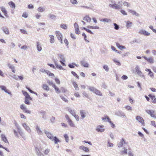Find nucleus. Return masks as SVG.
I'll use <instances>...</instances> for the list:
<instances>
[{"mask_svg": "<svg viewBox=\"0 0 156 156\" xmlns=\"http://www.w3.org/2000/svg\"><path fill=\"white\" fill-rule=\"evenodd\" d=\"M75 33L78 34H80V32L79 30V28H77L75 29Z\"/></svg>", "mask_w": 156, "mask_h": 156, "instance_id": "nucleus-58", "label": "nucleus"}, {"mask_svg": "<svg viewBox=\"0 0 156 156\" xmlns=\"http://www.w3.org/2000/svg\"><path fill=\"white\" fill-rule=\"evenodd\" d=\"M81 65L83 67L86 68H88L89 67V64L86 62L85 60H83L80 61Z\"/></svg>", "mask_w": 156, "mask_h": 156, "instance_id": "nucleus-15", "label": "nucleus"}, {"mask_svg": "<svg viewBox=\"0 0 156 156\" xmlns=\"http://www.w3.org/2000/svg\"><path fill=\"white\" fill-rule=\"evenodd\" d=\"M83 20L87 22L90 23L91 21V19L89 16H86L83 18Z\"/></svg>", "mask_w": 156, "mask_h": 156, "instance_id": "nucleus-30", "label": "nucleus"}, {"mask_svg": "<svg viewBox=\"0 0 156 156\" xmlns=\"http://www.w3.org/2000/svg\"><path fill=\"white\" fill-rule=\"evenodd\" d=\"M81 116L82 119L85 118L87 113H88V112L84 110H80V112Z\"/></svg>", "mask_w": 156, "mask_h": 156, "instance_id": "nucleus-10", "label": "nucleus"}, {"mask_svg": "<svg viewBox=\"0 0 156 156\" xmlns=\"http://www.w3.org/2000/svg\"><path fill=\"white\" fill-rule=\"evenodd\" d=\"M113 25L114 26V29L116 30H118L119 29V26L116 23H114Z\"/></svg>", "mask_w": 156, "mask_h": 156, "instance_id": "nucleus-54", "label": "nucleus"}, {"mask_svg": "<svg viewBox=\"0 0 156 156\" xmlns=\"http://www.w3.org/2000/svg\"><path fill=\"white\" fill-rule=\"evenodd\" d=\"M145 71L149 72L148 75L151 77L152 78H153L154 77V73L151 71V70L150 69H145Z\"/></svg>", "mask_w": 156, "mask_h": 156, "instance_id": "nucleus-26", "label": "nucleus"}, {"mask_svg": "<svg viewBox=\"0 0 156 156\" xmlns=\"http://www.w3.org/2000/svg\"><path fill=\"white\" fill-rule=\"evenodd\" d=\"M102 120L104 122H109L110 121V119L108 117L107 115L105 116V117L102 118Z\"/></svg>", "mask_w": 156, "mask_h": 156, "instance_id": "nucleus-34", "label": "nucleus"}, {"mask_svg": "<svg viewBox=\"0 0 156 156\" xmlns=\"http://www.w3.org/2000/svg\"><path fill=\"white\" fill-rule=\"evenodd\" d=\"M105 129L103 125H98L96 128V130L98 132L102 133L104 131Z\"/></svg>", "mask_w": 156, "mask_h": 156, "instance_id": "nucleus-3", "label": "nucleus"}, {"mask_svg": "<svg viewBox=\"0 0 156 156\" xmlns=\"http://www.w3.org/2000/svg\"><path fill=\"white\" fill-rule=\"evenodd\" d=\"M68 111L73 116L76 114L75 110L74 109H72L71 108H69L68 109Z\"/></svg>", "mask_w": 156, "mask_h": 156, "instance_id": "nucleus-33", "label": "nucleus"}, {"mask_svg": "<svg viewBox=\"0 0 156 156\" xmlns=\"http://www.w3.org/2000/svg\"><path fill=\"white\" fill-rule=\"evenodd\" d=\"M94 93L98 95L101 96H102V94L101 92L98 90L97 89H96V90H95Z\"/></svg>", "mask_w": 156, "mask_h": 156, "instance_id": "nucleus-37", "label": "nucleus"}, {"mask_svg": "<svg viewBox=\"0 0 156 156\" xmlns=\"http://www.w3.org/2000/svg\"><path fill=\"white\" fill-rule=\"evenodd\" d=\"M29 100H30L29 99H25V103L27 105H30V103L29 101Z\"/></svg>", "mask_w": 156, "mask_h": 156, "instance_id": "nucleus-60", "label": "nucleus"}, {"mask_svg": "<svg viewBox=\"0 0 156 156\" xmlns=\"http://www.w3.org/2000/svg\"><path fill=\"white\" fill-rule=\"evenodd\" d=\"M103 68L107 72H108L109 70L108 67L107 65H104L103 66Z\"/></svg>", "mask_w": 156, "mask_h": 156, "instance_id": "nucleus-61", "label": "nucleus"}, {"mask_svg": "<svg viewBox=\"0 0 156 156\" xmlns=\"http://www.w3.org/2000/svg\"><path fill=\"white\" fill-rule=\"evenodd\" d=\"M146 112L148 114L150 115L151 117H153L154 116V112L153 111L150 110H147L146 111Z\"/></svg>", "mask_w": 156, "mask_h": 156, "instance_id": "nucleus-25", "label": "nucleus"}, {"mask_svg": "<svg viewBox=\"0 0 156 156\" xmlns=\"http://www.w3.org/2000/svg\"><path fill=\"white\" fill-rule=\"evenodd\" d=\"M67 122H68L69 125L71 126H72V127H75V125L74 124V123H73V122L72 121L71 119H70L67 121Z\"/></svg>", "mask_w": 156, "mask_h": 156, "instance_id": "nucleus-41", "label": "nucleus"}, {"mask_svg": "<svg viewBox=\"0 0 156 156\" xmlns=\"http://www.w3.org/2000/svg\"><path fill=\"white\" fill-rule=\"evenodd\" d=\"M35 153L37 156H45L41 151L40 149L37 147L35 148Z\"/></svg>", "mask_w": 156, "mask_h": 156, "instance_id": "nucleus-9", "label": "nucleus"}, {"mask_svg": "<svg viewBox=\"0 0 156 156\" xmlns=\"http://www.w3.org/2000/svg\"><path fill=\"white\" fill-rule=\"evenodd\" d=\"M88 89L90 91L94 93L96 89L93 87L89 86Z\"/></svg>", "mask_w": 156, "mask_h": 156, "instance_id": "nucleus-40", "label": "nucleus"}, {"mask_svg": "<svg viewBox=\"0 0 156 156\" xmlns=\"http://www.w3.org/2000/svg\"><path fill=\"white\" fill-rule=\"evenodd\" d=\"M139 33L146 36H148L150 35V33L143 29L140 30L139 32Z\"/></svg>", "mask_w": 156, "mask_h": 156, "instance_id": "nucleus-13", "label": "nucleus"}, {"mask_svg": "<svg viewBox=\"0 0 156 156\" xmlns=\"http://www.w3.org/2000/svg\"><path fill=\"white\" fill-rule=\"evenodd\" d=\"M42 88L46 91H48L50 90V88L49 87L45 84H43Z\"/></svg>", "mask_w": 156, "mask_h": 156, "instance_id": "nucleus-31", "label": "nucleus"}, {"mask_svg": "<svg viewBox=\"0 0 156 156\" xmlns=\"http://www.w3.org/2000/svg\"><path fill=\"white\" fill-rule=\"evenodd\" d=\"M120 2H119L118 4L116 3L111 4L109 5V7L115 9L119 10L122 8V5H119Z\"/></svg>", "mask_w": 156, "mask_h": 156, "instance_id": "nucleus-2", "label": "nucleus"}, {"mask_svg": "<svg viewBox=\"0 0 156 156\" xmlns=\"http://www.w3.org/2000/svg\"><path fill=\"white\" fill-rule=\"evenodd\" d=\"M55 33L58 40L60 42L61 44H62V34L59 31H57L55 32Z\"/></svg>", "mask_w": 156, "mask_h": 156, "instance_id": "nucleus-4", "label": "nucleus"}, {"mask_svg": "<svg viewBox=\"0 0 156 156\" xmlns=\"http://www.w3.org/2000/svg\"><path fill=\"white\" fill-rule=\"evenodd\" d=\"M64 137L66 141V142H68L69 141V137L67 134H65L64 135Z\"/></svg>", "mask_w": 156, "mask_h": 156, "instance_id": "nucleus-55", "label": "nucleus"}, {"mask_svg": "<svg viewBox=\"0 0 156 156\" xmlns=\"http://www.w3.org/2000/svg\"><path fill=\"white\" fill-rule=\"evenodd\" d=\"M0 88L1 89L10 95H12L11 92L9 90L7 89L5 86L3 85L0 86Z\"/></svg>", "mask_w": 156, "mask_h": 156, "instance_id": "nucleus-6", "label": "nucleus"}, {"mask_svg": "<svg viewBox=\"0 0 156 156\" xmlns=\"http://www.w3.org/2000/svg\"><path fill=\"white\" fill-rule=\"evenodd\" d=\"M0 9L2 12L4 13V15L6 16L7 17V11L5 8L3 6H2L0 7Z\"/></svg>", "mask_w": 156, "mask_h": 156, "instance_id": "nucleus-23", "label": "nucleus"}, {"mask_svg": "<svg viewBox=\"0 0 156 156\" xmlns=\"http://www.w3.org/2000/svg\"><path fill=\"white\" fill-rule=\"evenodd\" d=\"M127 143L125 141V139L122 138L120 140V141L118 144V146L119 148L123 147H124L123 145L126 144Z\"/></svg>", "mask_w": 156, "mask_h": 156, "instance_id": "nucleus-5", "label": "nucleus"}, {"mask_svg": "<svg viewBox=\"0 0 156 156\" xmlns=\"http://www.w3.org/2000/svg\"><path fill=\"white\" fill-rule=\"evenodd\" d=\"M44 131L47 137L52 140H54L55 143L57 144L58 142H60L59 139L56 137H54L53 135L50 132L44 129Z\"/></svg>", "mask_w": 156, "mask_h": 156, "instance_id": "nucleus-1", "label": "nucleus"}, {"mask_svg": "<svg viewBox=\"0 0 156 156\" xmlns=\"http://www.w3.org/2000/svg\"><path fill=\"white\" fill-rule=\"evenodd\" d=\"M9 5L11 6L13 8H15V3L12 1H10L8 3Z\"/></svg>", "mask_w": 156, "mask_h": 156, "instance_id": "nucleus-43", "label": "nucleus"}, {"mask_svg": "<svg viewBox=\"0 0 156 156\" xmlns=\"http://www.w3.org/2000/svg\"><path fill=\"white\" fill-rule=\"evenodd\" d=\"M83 29L85 30L86 31H87V32L91 34H93L94 33L93 32H92L90 30L87 29V28L85 27H83Z\"/></svg>", "mask_w": 156, "mask_h": 156, "instance_id": "nucleus-46", "label": "nucleus"}, {"mask_svg": "<svg viewBox=\"0 0 156 156\" xmlns=\"http://www.w3.org/2000/svg\"><path fill=\"white\" fill-rule=\"evenodd\" d=\"M120 12L122 14L124 15H127V13L125 12V11L123 10H121Z\"/></svg>", "mask_w": 156, "mask_h": 156, "instance_id": "nucleus-62", "label": "nucleus"}, {"mask_svg": "<svg viewBox=\"0 0 156 156\" xmlns=\"http://www.w3.org/2000/svg\"><path fill=\"white\" fill-rule=\"evenodd\" d=\"M126 23V27L127 28H129L132 26V23L129 21H125Z\"/></svg>", "mask_w": 156, "mask_h": 156, "instance_id": "nucleus-24", "label": "nucleus"}, {"mask_svg": "<svg viewBox=\"0 0 156 156\" xmlns=\"http://www.w3.org/2000/svg\"><path fill=\"white\" fill-rule=\"evenodd\" d=\"M50 149H46L44 151V153L45 155H48L50 152Z\"/></svg>", "mask_w": 156, "mask_h": 156, "instance_id": "nucleus-56", "label": "nucleus"}, {"mask_svg": "<svg viewBox=\"0 0 156 156\" xmlns=\"http://www.w3.org/2000/svg\"><path fill=\"white\" fill-rule=\"evenodd\" d=\"M47 74L49 76H54V75L53 73H51L49 71L47 70L46 71Z\"/></svg>", "mask_w": 156, "mask_h": 156, "instance_id": "nucleus-53", "label": "nucleus"}, {"mask_svg": "<svg viewBox=\"0 0 156 156\" xmlns=\"http://www.w3.org/2000/svg\"><path fill=\"white\" fill-rule=\"evenodd\" d=\"M60 27L64 29H65V30L67 29V28L66 25L65 24H63L61 25Z\"/></svg>", "mask_w": 156, "mask_h": 156, "instance_id": "nucleus-50", "label": "nucleus"}, {"mask_svg": "<svg viewBox=\"0 0 156 156\" xmlns=\"http://www.w3.org/2000/svg\"><path fill=\"white\" fill-rule=\"evenodd\" d=\"M123 4L124 6H126L127 7H129L131 5L130 3L126 1L123 2Z\"/></svg>", "mask_w": 156, "mask_h": 156, "instance_id": "nucleus-44", "label": "nucleus"}, {"mask_svg": "<svg viewBox=\"0 0 156 156\" xmlns=\"http://www.w3.org/2000/svg\"><path fill=\"white\" fill-rule=\"evenodd\" d=\"M50 38V42L51 43H53L55 41L54 37L53 35H50L49 36Z\"/></svg>", "mask_w": 156, "mask_h": 156, "instance_id": "nucleus-38", "label": "nucleus"}, {"mask_svg": "<svg viewBox=\"0 0 156 156\" xmlns=\"http://www.w3.org/2000/svg\"><path fill=\"white\" fill-rule=\"evenodd\" d=\"M60 89L62 93H65L67 91V90L63 87H61Z\"/></svg>", "mask_w": 156, "mask_h": 156, "instance_id": "nucleus-64", "label": "nucleus"}, {"mask_svg": "<svg viewBox=\"0 0 156 156\" xmlns=\"http://www.w3.org/2000/svg\"><path fill=\"white\" fill-rule=\"evenodd\" d=\"M22 126L24 129L28 132H31V130L30 127L27 126L25 123H23L22 124Z\"/></svg>", "mask_w": 156, "mask_h": 156, "instance_id": "nucleus-21", "label": "nucleus"}, {"mask_svg": "<svg viewBox=\"0 0 156 156\" xmlns=\"http://www.w3.org/2000/svg\"><path fill=\"white\" fill-rule=\"evenodd\" d=\"M60 97L61 98V99L64 101L66 102H68V101L66 98H65L62 96H60Z\"/></svg>", "mask_w": 156, "mask_h": 156, "instance_id": "nucleus-63", "label": "nucleus"}, {"mask_svg": "<svg viewBox=\"0 0 156 156\" xmlns=\"http://www.w3.org/2000/svg\"><path fill=\"white\" fill-rule=\"evenodd\" d=\"M79 148L81 150H82L84 151L88 152H89V149L86 147H85L83 146H81L79 147Z\"/></svg>", "mask_w": 156, "mask_h": 156, "instance_id": "nucleus-22", "label": "nucleus"}, {"mask_svg": "<svg viewBox=\"0 0 156 156\" xmlns=\"http://www.w3.org/2000/svg\"><path fill=\"white\" fill-rule=\"evenodd\" d=\"M115 115L119 117H125V115L123 112L121 111H118L115 112Z\"/></svg>", "mask_w": 156, "mask_h": 156, "instance_id": "nucleus-14", "label": "nucleus"}, {"mask_svg": "<svg viewBox=\"0 0 156 156\" xmlns=\"http://www.w3.org/2000/svg\"><path fill=\"white\" fill-rule=\"evenodd\" d=\"M55 65L56 66V67L59 69L61 70L63 69L62 66L60 65H58V63Z\"/></svg>", "mask_w": 156, "mask_h": 156, "instance_id": "nucleus-51", "label": "nucleus"}, {"mask_svg": "<svg viewBox=\"0 0 156 156\" xmlns=\"http://www.w3.org/2000/svg\"><path fill=\"white\" fill-rule=\"evenodd\" d=\"M48 16L49 18L51 19L52 20H55L56 17V16L53 14H49L48 15Z\"/></svg>", "mask_w": 156, "mask_h": 156, "instance_id": "nucleus-39", "label": "nucleus"}, {"mask_svg": "<svg viewBox=\"0 0 156 156\" xmlns=\"http://www.w3.org/2000/svg\"><path fill=\"white\" fill-rule=\"evenodd\" d=\"M143 57L151 64H153L154 62V59L152 57L147 58L146 56H144Z\"/></svg>", "mask_w": 156, "mask_h": 156, "instance_id": "nucleus-12", "label": "nucleus"}, {"mask_svg": "<svg viewBox=\"0 0 156 156\" xmlns=\"http://www.w3.org/2000/svg\"><path fill=\"white\" fill-rule=\"evenodd\" d=\"M20 108L26 113L28 114H30L31 113L30 111L27 109L26 106L24 104L21 105L20 106Z\"/></svg>", "mask_w": 156, "mask_h": 156, "instance_id": "nucleus-8", "label": "nucleus"}, {"mask_svg": "<svg viewBox=\"0 0 156 156\" xmlns=\"http://www.w3.org/2000/svg\"><path fill=\"white\" fill-rule=\"evenodd\" d=\"M37 132L39 135H43V133L40 127L38 126L37 125L35 128Z\"/></svg>", "mask_w": 156, "mask_h": 156, "instance_id": "nucleus-18", "label": "nucleus"}, {"mask_svg": "<svg viewBox=\"0 0 156 156\" xmlns=\"http://www.w3.org/2000/svg\"><path fill=\"white\" fill-rule=\"evenodd\" d=\"M58 56L61 59L60 61H65V58L64 55L62 54H58Z\"/></svg>", "mask_w": 156, "mask_h": 156, "instance_id": "nucleus-32", "label": "nucleus"}, {"mask_svg": "<svg viewBox=\"0 0 156 156\" xmlns=\"http://www.w3.org/2000/svg\"><path fill=\"white\" fill-rule=\"evenodd\" d=\"M73 85L74 87L75 88V89L77 90H78L79 88L78 87L77 84L75 82H73Z\"/></svg>", "mask_w": 156, "mask_h": 156, "instance_id": "nucleus-47", "label": "nucleus"}, {"mask_svg": "<svg viewBox=\"0 0 156 156\" xmlns=\"http://www.w3.org/2000/svg\"><path fill=\"white\" fill-rule=\"evenodd\" d=\"M71 73L76 78L79 79V76L76 74V73L74 71H72Z\"/></svg>", "mask_w": 156, "mask_h": 156, "instance_id": "nucleus-57", "label": "nucleus"}, {"mask_svg": "<svg viewBox=\"0 0 156 156\" xmlns=\"http://www.w3.org/2000/svg\"><path fill=\"white\" fill-rule=\"evenodd\" d=\"M36 47L37 51L40 52L42 50V47L41 44L39 41L36 42Z\"/></svg>", "mask_w": 156, "mask_h": 156, "instance_id": "nucleus-16", "label": "nucleus"}, {"mask_svg": "<svg viewBox=\"0 0 156 156\" xmlns=\"http://www.w3.org/2000/svg\"><path fill=\"white\" fill-rule=\"evenodd\" d=\"M47 82L49 85H51L53 87L54 85H55L54 84L53 82L52 81L48 80L47 81Z\"/></svg>", "mask_w": 156, "mask_h": 156, "instance_id": "nucleus-48", "label": "nucleus"}, {"mask_svg": "<svg viewBox=\"0 0 156 156\" xmlns=\"http://www.w3.org/2000/svg\"><path fill=\"white\" fill-rule=\"evenodd\" d=\"M137 73L141 77L145 78L144 73L140 70L138 72H137Z\"/></svg>", "mask_w": 156, "mask_h": 156, "instance_id": "nucleus-42", "label": "nucleus"}, {"mask_svg": "<svg viewBox=\"0 0 156 156\" xmlns=\"http://www.w3.org/2000/svg\"><path fill=\"white\" fill-rule=\"evenodd\" d=\"M128 11L130 13H131L133 15H135L137 16H140V14L134 10H132L131 9H128Z\"/></svg>", "mask_w": 156, "mask_h": 156, "instance_id": "nucleus-19", "label": "nucleus"}, {"mask_svg": "<svg viewBox=\"0 0 156 156\" xmlns=\"http://www.w3.org/2000/svg\"><path fill=\"white\" fill-rule=\"evenodd\" d=\"M70 2L73 5H77L78 3L77 0H70Z\"/></svg>", "mask_w": 156, "mask_h": 156, "instance_id": "nucleus-45", "label": "nucleus"}, {"mask_svg": "<svg viewBox=\"0 0 156 156\" xmlns=\"http://www.w3.org/2000/svg\"><path fill=\"white\" fill-rule=\"evenodd\" d=\"M122 149L124 150L120 151L121 154H127V149L125 147H122Z\"/></svg>", "mask_w": 156, "mask_h": 156, "instance_id": "nucleus-29", "label": "nucleus"}, {"mask_svg": "<svg viewBox=\"0 0 156 156\" xmlns=\"http://www.w3.org/2000/svg\"><path fill=\"white\" fill-rule=\"evenodd\" d=\"M82 35V36L84 37V39L85 41H86L87 42H89V41L87 40V39H86L87 36L86 35L85 33H83Z\"/></svg>", "mask_w": 156, "mask_h": 156, "instance_id": "nucleus-59", "label": "nucleus"}, {"mask_svg": "<svg viewBox=\"0 0 156 156\" xmlns=\"http://www.w3.org/2000/svg\"><path fill=\"white\" fill-rule=\"evenodd\" d=\"M2 140L5 143H9L6 137L4 134H2L1 135Z\"/></svg>", "mask_w": 156, "mask_h": 156, "instance_id": "nucleus-27", "label": "nucleus"}, {"mask_svg": "<svg viewBox=\"0 0 156 156\" xmlns=\"http://www.w3.org/2000/svg\"><path fill=\"white\" fill-rule=\"evenodd\" d=\"M37 11L40 12H43L45 11V9L41 7H39L37 9Z\"/></svg>", "mask_w": 156, "mask_h": 156, "instance_id": "nucleus-52", "label": "nucleus"}, {"mask_svg": "<svg viewBox=\"0 0 156 156\" xmlns=\"http://www.w3.org/2000/svg\"><path fill=\"white\" fill-rule=\"evenodd\" d=\"M7 66L10 69L12 70V72L13 73H15L16 70L15 69V67L14 66L10 63H8Z\"/></svg>", "mask_w": 156, "mask_h": 156, "instance_id": "nucleus-17", "label": "nucleus"}, {"mask_svg": "<svg viewBox=\"0 0 156 156\" xmlns=\"http://www.w3.org/2000/svg\"><path fill=\"white\" fill-rule=\"evenodd\" d=\"M53 87L55 89V92L57 93L58 94L61 93V91L59 90V88L56 87L55 85H54Z\"/></svg>", "mask_w": 156, "mask_h": 156, "instance_id": "nucleus-35", "label": "nucleus"}, {"mask_svg": "<svg viewBox=\"0 0 156 156\" xmlns=\"http://www.w3.org/2000/svg\"><path fill=\"white\" fill-rule=\"evenodd\" d=\"M100 21L101 22H103L104 23H109V22H111L112 21V20H111L107 18H104L100 20Z\"/></svg>", "mask_w": 156, "mask_h": 156, "instance_id": "nucleus-28", "label": "nucleus"}, {"mask_svg": "<svg viewBox=\"0 0 156 156\" xmlns=\"http://www.w3.org/2000/svg\"><path fill=\"white\" fill-rule=\"evenodd\" d=\"M4 33L7 34H9V31L8 28L5 27H2L1 28Z\"/></svg>", "mask_w": 156, "mask_h": 156, "instance_id": "nucleus-20", "label": "nucleus"}, {"mask_svg": "<svg viewBox=\"0 0 156 156\" xmlns=\"http://www.w3.org/2000/svg\"><path fill=\"white\" fill-rule=\"evenodd\" d=\"M113 61L117 65L119 66L121 65V63L118 61H117L116 59H113Z\"/></svg>", "mask_w": 156, "mask_h": 156, "instance_id": "nucleus-49", "label": "nucleus"}, {"mask_svg": "<svg viewBox=\"0 0 156 156\" xmlns=\"http://www.w3.org/2000/svg\"><path fill=\"white\" fill-rule=\"evenodd\" d=\"M87 28L91 29H99V27L97 26H88L87 27Z\"/></svg>", "mask_w": 156, "mask_h": 156, "instance_id": "nucleus-36", "label": "nucleus"}, {"mask_svg": "<svg viewBox=\"0 0 156 156\" xmlns=\"http://www.w3.org/2000/svg\"><path fill=\"white\" fill-rule=\"evenodd\" d=\"M22 92L24 96L25 97V99H29L30 100H32V98L30 97V95L27 92L23 90H22Z\"/></svg>", "mask_w": 156, "mask_h": 156, "instance_id": "nucleus-11", "label": "nucleus"}, {"mask_svg": "<svg viewBox=\"0 0 156 156\" xmlns=\"http://www.w3.org/2000/svg\"><path fill=\"white\" fill-rule=\"evenodd\" d=\"M136 119L141 123L142 125H144V120L140 116H137L136 117Z\"/></svg>", "mask_w": 156, "mask_h": 156, "instance_id": "nucleus-7", "label": "nucleus"}]
</instances>
